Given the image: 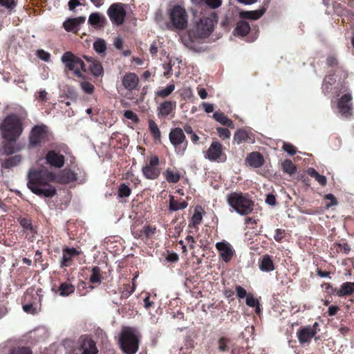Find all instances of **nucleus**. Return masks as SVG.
Here are the masks:
<instances>
[{
	"label": "nucleus",
	"instance_id": "f257e3e1",
	"mask_svg": "<svg viewBox=\"0 0 354 354\" xmlns=\"http://www.w3.org/2000/svg\"><path fill=\"white\" fill-rule=\"evenodd\" d=\"M53 174L50 172L40 169H30L28 175V187L37 196L51 198L57 193L55 187L48 184L53 180Z\"/></svg>",
	"mask_w": 354,
	"mask_h": 354
},
{
	"label": "nucleus",
	"instance_id": "f03ea898",
	"mask_svg": "<svg viewBox=\"0 0 354 354\" xmlns=\"http://www.w3.org/2000/svg\"><path fill=\"white\" fill-rule=\"evenodd\" d=\"M141 338L142 335L137 328L124 326L118 339L121 351L125 354H136L139 349Z\"/></svg>",
	"mask_w": 354,
	"mask_h": 354
},
{
	"label": "nucleus",
	"instance_id": "7ed1b4c3",
	"mask_svg": "<svg viewBox=\"0 0 354 354\" xmlns=\"http://www.w3.org/2000/svg\"><path fill=\"white\" fill-rule=\"evenodd\" d=\"M226 199L227 204L241 215H248L254 210V201L248 193L230 192Z\"/></svg>",
	"mask_w": 354,
	"mask_h": 354
},
{
	"label": "nucleus",
	"instance_id": "20e7f679",
	"mask_svg": "<svg viewBox=\"0 0 354 354\" xmlns=\"http://www.w3.org/2000/svg\"><path fill=\"white\" fill-rule=\"evenodd\" d=\"M61 61L64 65V73L68 74L71 72L77 78L83 80L86 78L84 73L87 71V68L81 57L71 51H66L62 55Z\"/></svg>",
	"mask_w": 354,
	"mask_h": 354
},
{
	"label": "nucleus",
	"instance_id": "39448f33",
	"mask_svg": "<svg viewBox=\"0 0 354 354\" xmlns=\"http://www.w3.org/2000/svg\"><path fill=\"white\" fill-rule=\"evenodd\" d=\"M1 130L4 139L15 142L23 132L22 122L17 115H9L3 120Z\"/></svg>",
	"mask_w": 354,
	"mask_h": 354
},
{
	"label": "nucleus",
	"instance_id": "423d86ee",
	"mask_svg": "<svg viewBox=\"0 0 354 354\" xmlns=\"http://www.w3.org/2000/svg\"><path fill=\"white\" fill-rule=\"evenodd\" d=\"M216 23L217 15L216 13L201 17L196 25V34L201 38L208 37L213 32Z\"/></svg>",
	"mask_w": 354,
	"mask_h": 354
},
{
	"label": "nucleus",
	"instance_id": "0eeeda50",
	"mask_svg": "<svg viewBox=\"0 0 354 354\" xmlns=\"http://www.w3.org/2000/svg\"><path fill=\"white\" fill-rule=\"evenodd\" d=\"M169 138L171 144L174 146L176 153L178 155H184L188 145L184 131L180 127L171 129Z\"/></svg>",
	"mask_w": 354,
	"mask_h": 354
},
{
	"label": "nucleus",
	"instance_id": "6e6552de",
	"mask_svg": "<svg viewBox=\"0 0 354 354\" xmlns=\"http://www.w3.org/2000/svg\"><path fill=\"white\" fill-rule=\"evenodd\" d=\"M169 19L173 26L178 30H184L187 26V14L185 8L174 6L169 11Z\"/></svg>",
	"mask_w": 354,
	"mask_h": 354
},
{
	"label": "nucleus",
	"instance_id": "1a4fd4ad",
	"mask_svg": "<svg viewBox=\"0 0 354 354\" xmlns=\"http://www.w3.org/2000/svg\"><path fill=\"white\" fill-rule=\"evenodd\" d=\"M48 128L44 124L35 125L29 135L28 141L30 147H40L41 145L48 140Z\"/></svg>",
	"mask_w": 354,
	"mask_h": 354
},
{
	"label": "nucleus",
	"instance_id": "9d476101",
	"mask_svg": "<svg viewBox=\"0 0 354 354\" xmlns=\"http://www.w3.org/2000/svg\"><path fill=\"white\" fill-rule=\"evenodd\" d=\"M63 151L67 154L70 153L68 147L66 145L60 146V150H49L46 154L45 159L46 162L51 167L55 168H62L65 163V157L63 154L60 153V151Z\"/></svg>",
	"mask_w": 354,
	"mask_h": 354
},
{
	"label": "nucleus",
	"instance_id": "9b49d317",
	"mask_svg": "<svg viewBox=\"0 0 354 354\" xmlns=\"http://www.w3.org/2000/svg\"><path fill=\"white\" fill-rule=\"evenodd\" d=\"M107 15L113 24L122 25L127 15L124 4L122 3L111 4L107 10Z\"/></svg>",
	"mask_w": 354,
	"mask_h": 354
},
{
	"label": "nucleus",
	"instance_id": "f8f14e48",
	"mask_svg": "<svg viewBox=\"0 0 354 354\" xmlns=\"http://www.w3.org/2000/svg\"><path fill=\"white\" fill-rule=\"evenodd\" d=\"M159 163V158L157 156H151L149 159V163L142 168L144 177L148 180L157 179L161 172V169L158 167Z\"/></svg>",
	"mask_w": 354,
	"mask_h": 354
},
{
	"label": "nucleus",
	"instance_id": "ddd939ff",
	"mask_svg": "<svg viewBox=\"0 0 354 354\" xmlns=\"http://www.w3.org/2000/svg\"><path fill=\"white\" fill-rule=\"evenodd\" d=\"M319 330L318 322H315L313 325L301 327L297 332V336L300 344L309 343L312 338Z\"/></svg>",
	"mask_w": 354,
	"mask_h": 354
},
{
	"label": "nucleus",
	"instance_id": "4468645a",
	"mask_svg": "<svg viewBox=\"0 0 354 354\" xmlns=\"http://www.w3.org/2000/svg\"><path fill=\"white\" fill-rule=\"evenodd\" d=\"M17 221L23 228V232L26 234V238L28 241H33L37 230V227L32 225V219L29 216H19L17 218Z\"/></svg>",
	"mask_w": 354,
	"mask_h": 354
},
{
	"label": "nucleus",
	"instance_id": "2eb2a0df",
	"mask_svg": "<svg viewBox=\"0 0 354 354\" xmlns=\"http://www.w3.org/2000/svg\"><path fill=\"white\" fill-rule=\"evenodd\" d=\"M205 158L211 161H225V156L223 153V146L218 142H213L205 155Z\"/></svg>",
	"mask_w": 354,
	"mask_h": 354
},
{
	"label": "nucleus",
	"instance_id": "dca6fc26",
	"mask_svg": "<svg viewBox=\"0 0 354 354\" xmlns=\"http://www.w3.org/2000/svg\"><path fill=\"white\" fill-rule=\"evenodd\" d=\"M81 251L75 248L65 246L62 249V257L60 260V268H64L72 266L73 259L78 257Z\"/></svg>",
	"mask_w": 354,
	"mask_h": 354
},
{
	"label": "nucleus",
	"instance_id": "f3484780",
	"mask_svg": "<svg viewBox=\"0 0 354 354\" xmlns=\"http://www.w3.org/2000/svg\"><path fill=\"white\" fill-rule=\"evenodd\" d=\"M216 248L219 252L221 259L226 263L230 262L235 254V251L232 245L225 241L216 243Z\"/></svg>",
	"mask_w": 354,
	"mask_h": 354
},
{
	"label": "nucleus",
	"instance_id": "a211bd4d",
	"mask_svg": "<svg viewBox=\"0 0 354 354\" xmlns=\"http://www.w3.org/2000/svg\"><path fill=\"white\" fill-rule=\"evenodd\" d=\"M83 58L89 64L87 71H90L94 77H97L104 75V68L100 61L87 55H84Z\"/></svg>",
	"mask_w": 354,
	"mask_h": 354
},
{
	"label": "nucleus",
	"instance_id": "6ab92c4d",
	"mask_svg": "<svg viewBox=\"0 0 354 354\" xmlns=\"http://www.w3.org/2000/svg\"><path fill=\"white\" fill-rule=\"evenodd\" d=\"M351 100L352 96L349 93L343 95L339 100L337 105L339 112L342 115L348 116L351 114Z\"/></svg>",
	"mask_w": 354,
	"mask_h": 354
},
{
	"label": "nucleus",
	"instance_id": "aec40b11",
	"mask_svg": "<svg viewBox=\"0 0 354 354\" xmlns=\"http://www.w3.org/2000/svg\"><path fill=\"white\" fill-rule=\"evenodd\" d=\"M176 107V102L171 100H166L160 103L158 106V116L160 118H167L169 116Z\"/></svg>",
	"mask_w": 354,
	"mask_h": 354
},
{
	"label": "nucleus",
	"instance_id": "412c9836",
	"mask_svg": "<svg viewBox=\"0 0 354 354\" xmlns=\"http://www.w3.org/2000/svg\"><path fill=\"white\" fill-rule=\"evenodd\" d=\"M80 349L82 351V354H97L98 349L96 346L95 342L88 337L82 339Z\"/></svg>",
	"mask_w": 354,
	"mask_h": 354
},
{
	"label": "nucleus",
	"instance_id": "4be33fe9",
	"mask_svg": "<svg viewBox=\"0 0 354 354\" xmlns=\"http://www.w3.org/2000/svg\"><path fill=\"white\" fill-rule=\"evenodd\" d=\"M258 264L262 272H270L275 269L273 258L268 254L259 258Z\"/></svg>",
	"mask_w": 354,
	"mask_h": 354
},
{
	"label": "nucleus",
	"instance_id": "5701e85b",
	"mask_svg": "<svg viewBox=\"0 0 354 354\" xmlns=\"http://www.w3.org/2000/svg\"><path fill=\"white\" fill-rule=\"evenodd\" d=\"M122 82V85L126 89L133 91L136 88L139 82V78L136 73H128L124 75Z\"/></svg>",
	"mask_w": 354,
	"mask_h": 354
},
{
	"label": "nucleus",
	"instance_id": "b1692460",
	"mask_svg": "<svg viewBox=\"0 0 354 354\" xmlns=\"http://www.w3.org/2000/svg\"><path fill=\"white\" fill-rule=\"evenodd\" d=\"M269 3L270 0H264L263 6L260 9L244 12L242 13V16L247 19L257 20L263 15L268 7Z\"/></svg>",
	"mask_w": 354,
	"mask_h": 354
},
{
	"label": "nucleus",
	"instance_id": "393cba45",
	"mask_svg": "<svg viewBox=\"0 0 354 354\" xmlns=\"http://www.w3.org/2000/svg\"><path fill=\"white\" fill-rule=\"evenodd\" d=\"M58 182L62 184H68L77 179V174L71 169H64L57 176Z\"/></svg>",
	"mask_w": 354,
	"mask_h": 354
},
{
	"label": "nucleus",
	"instance_id": "a878e982",
	"mask_svg": "<svg viewBox=\"0 0 354 354\" xmlns=\"http://www.w3.org/2000/svg\"><path fill=\"white\" fill-rule=\"evenodd\" d=\"M85 21V17H79L66 20L63 23V27L67 32H76L80 24Z\"/></svg>",
	"mask_w": 354,
	"mask_h": 354
},
{
	"label": "nucleus",
	"instance_id": "bb28decb",
	"mask_svg": "<svg viewBox=\"0 0 354 354\" xmlns=\"http://www.w3.org/2000/svg\"><path fill=\"white\" fill-rule=\"evenodd\" d=\"M246 162L250 166L259 168L264 163V158L259 152H252L246 158Z\"/></svg>",
	"mask_w": 354,
	"mask_h": 354
},
{
	"label": "nucleus",
	"instance_id": "cd10ccee",
	"mask_svg": "<svg viewBox=\"0 0 354 354\" xmlns=\"http://www.w3.org/2000/svg\"><path fill=\"white\" fill-rule=\"evenodd\" d=\"M88 21L91 26L97 28H103L107 23L106 17L98 12L91 13Z\"/></svg>",
	"mask_w": 354,
	"mask_h": 354
},
{
	"label": "nucleus",
	"instance_id": "c85d7f7f",
	"mask_svg": "<svg viewBox=\"0 0 354 354\" xmlns=\"http://www.w3.org/2000/svg\"><path fill=\"white\" fill-rule=\"evenodd\" d=\"M354 294V282H344L337 290L336 295L339 297H346Z\"/></svg>",
	"mask_w": 354,
	"mask_h": 354
},
{
	"label": "nucleus",
	"instance_id": "c756f323",
	"mask_svg": "<svg viewBox=\"0 0 354 354\" xmlns=\"http://www.w3.org/2000/svg\"><path fill=\"white\" fill-rule=\"evenodd\" d=\"M163 176L165 180L169 183H177L181 177V174L176 168H167L163 172Z\"/></svg>",
	"mask_w": 354,
	"mask_h": 354
},
{
	"label": "nucleus",
	"instance_id": "7c9ffc66",
	"mask_svg": "<svg viewBox=\"0 0 354 354\" xmlns=\"http://www.w3.org/2000/svg\"><path fill=\"white\" fill-rule=\"evenodd\" d=\"M213 118L215 120L218 122L222 125L226 126L230 129L234 128V124L233 122L230 119H229L223 112H214L213 114Z\"/></svg>",
	"mask_w": 354,
	"mask_h": 354
},
{
	"label": "nucleus",
	"instance_id": "2f4dec72",
	"mask_svg": "<svg viewBox=\"0 0 354 354\" xmlns=\"http://www.w3.org/2000/svg\"><path fill=\"white\" fill-rule=\"evenodd\" d=\"M250 30V24L243 20L239 21L236 24V26L234 29V34L237 36H245Z\"/></svg>",
	"mask_w": 354,
	"mask_h": 354
},
{
	"label": "nucleus",
	"instance_id": "473e14b6",
	"mask_svg": "<svg viewBox=\"0 0 354 354\" xmlns=\"http://www.w3.org/2000/svg\"><path fill=\"white\" fill-rule=\"evenodd\" d=\"M188 205V203L185 201H178L175 200L174 196H169V209L176 212L179 209H184Z\"/></svg>",
	"mask_w": 354,
	"mask_h": 354
},
{
	"label": "nucleus",
	"instance_id": "72a5a7b5",
	"mask_svg": "<svg viewBox=\"0 0 354 354\" xmlns=\"http://www.w3.org/2000/svg\"><path fill=\"white\" fill-rule=\"evenodd\" d=\"M331 251H333L335 256L336 254L342 252L345 254H348L351 251V247L346 242L341 243H334L330 247Z\"/></svg>",
	"mask_w": 354,
	"mask_h": 354
},
{
	"label": "nucleus",
	"instance_id": "f704fd0d",
	"mask_svg": "<svg viewBox=\"0 0 354 354\" xmlns=\"http://www.w3.org/2000/svg\"><path fill=\"white\" fill-rule=\"evenodd\" d=\"M149 130L157 143H161V132L157 124L153 120H149Z\"/></svg>",
	"mask_w": 354,
	"mask_h": 354
},
{
	"label": "nucleus",
	"instance_id": "c9c22d12",
	"mask_svg": "<svg viewBox=\"0 0 354 354\" xmlns=\"http://www.w3.org/2000/svg\"><path fill=\"white\" fill-rule=\"evenodd\" d=\"M251 138L248 132L244 129H238L234 135V141L237 144L242 142H250Z\"/></svg>",
	"mask_w": 354,
	"mask_h": 354
},
{
	"label": "nucleus",
	"instance_id": "e433bc0d",
	"mask_svg": "<svg viewBox=\"0 0 354 354\" xmlns=\"http://www.w3.org/2000/svg\"><path fill=\"white\" fill-rule=\"evenodd\" d=\"M75 287L68 282H63L60 284L58 292L60 296L67 297L75 292Z\"/></svg>",
	"mask_w": 354,
	"mask_h": 354
},
{
	"label": "nucleus",
	"instance_id": "4c0bfd02",
	"mask_svg": "<svg viewBox=\"0 0 354 354\" xmlns=\"http://www.w3.org/2000/svg\"><path fill=\"white\" fill-rule=\"evenodd\" d=\"M102 272L100 267L93 266L91 268V274L89 277V281L93 284H99L102 282Z\"/></svg>",
	"mask_w": 354,
	"mask_h": 354
},
{
	"label": "nucleus",
	"instance_id": "58836bf2",
	"mask_svg": "<svg viewBox=\"0 0 354 354\" xmlns=\"http://www.w3.org/2000/svg\"><path fill=\"white\" fill-rule=\"evenodd\" d=\"M22 160L21 155H15L6 159L2 162V167L5 169H10L18 165Z\"/></svg>",
	"mask_w": 354,
	"mask_h": 354
},
{
	"label": "nucleus",
	"instance_id": "ea45409f",
	"mask_svg": "<svg viewBox=\"0 0 354 354\" xmlns=\"http://www.w3.org/2000/svg\"><path fill=\"white\" fill-rule=\"evenodd\" d=\"M23 302L25 303H32L37 300H40V295L37 292H35L34 289H28L24 295Z\"/></svg>",
	"mask_w": 354,
	"mask_h": 354
},
{
	"label": "nucleus",
	"instance_id": "a19ab883",
	"mask_svg": "<svg viewBox=\"0 0 354 354\" xmlns=\"http://www.w3.org/2000/svg\"><path fill=\"white\" fill-rule=\"evenodd\" d=\"M281 168L284 173L292 175L296 173L297 167L290 159H286L281 163Z\"/></svg>",
	"mask_w": 354,
	"mask_h": 354
},
{
	"label": "nucleus",
	"instance_id": "79ce46f5",
	"mask_svg": "<svg viewBox=\"0 0 354 354\" xmlns=\"http://www.w3.org/2000/svg\"><path fill=\"white\" fill-rule=\"evenodd\" d=\"M203 209L201 206H197L194 209V213L192 217V224L196 227L201 224L203 218Z\"/></svg>",
	"mask_w": 354,
	"mask_h": 354
},
{
	"label": "nucleus",
	"instance_id": "37998d69",
	"mask_svg": "<svg viewBox=\"0 0 354 354\" xmlns=\"http://www.w3.org/2000/svg\"><path fill=\"white\" fill-rule=\"evenodd\" d=\"M175 89L174 84H169L165 88H162L156 92L158 97L165 98L168 97Z\"/></svg>",
	"mask_w": 354,
	"mask_h": 354
},
{
	"label": "nucleus",
	"instance_id": "c03bdc74",
	"mask_svg": "<svg viewBox=\"0 0 354 354\" xmlns=\"http://www.w3.org/2000/svg\"><path fill=\"white\" fill-rule=\"evenodd\" d=\"M93 49L99 54H103V56L105 55V52L106 50V43L103 39H97L93 43Z\"/></svg>",
	"mask_w": 354,
	"mask_h": 354
},
{
	"label": "nucleus",
	"instance_id": "a18cd8bd",
	"mask_svg": "<svg viewBox=\"0 0 354 354\" xmlns=\"http://www.w3.org/2000/svg\"><path fill=\"white\" fill-rule=\"evenodd\" d=\"M131 194V189L125 183L120 185L118 190V195L119 198L129 197Z\"/></svg>",
	"mask_w": 354,
	"mask_h": 354
},
{
	"label": "nucleus",
	"instance_id": "49530a36",
	"mask_svg": "<svg viewBox=\"0 0 354 354\" xmlns=\"http://www.w3.org/2000/svg\"><path fill=\"white\" fill-rule=\"evenodd\" d=\"M230 339L226 337H221L218 340V349L221 352H226L229 350L228 344Z\"/></svg>",
	"mask_w": 354,
	"mask_h": 354
},
{
	"label": "nucleus",
	"instance_id": "de8ad7c7",
	"mask_svg": "<svg viewBox=\"0 0 354 354\" xmlns=\"http://www.w3.org/2000/svg\"><path fill=\"white\" fill-rule=\"evenodd\" d=\"M135 291V287L133 284H127L124 286V290L121 292L120 299L121 301L123 299H127Z\"/></svg>",
	"mask_w": 354,
	"mask_h": 354
},
{
	"label": "nucleus",
	"instance_id": "09e8293b",
	"mask_svg": "<svg viewBox=\"0 0 354 354\" xmlns=\"http://www.w3.org/2000/svg\"><path fill=\"white\" fill-rule=\"evenodd\" d=\"M23 310L27 313H35L36 312V302L32 303H25L23 302Z\"/></svg>",
	"mask_w": 354,
	"mask_h": 354
},
{
	"label": "nucleus",
	"instance_id": "8fccbe9b",
	"mask_svg": "<svg viewBox=\"0 0 354 354\" xmlns=\"http://www.w3.org/2000/svg\"><path fill=\"white\" fill-rule=\"evenodd\" d=\"M10 354H32V351L28 347L25 346H19L17 348H14Z\"/></svg>",
	"mask_w": 354,
	"mask_h": 354
},
{
	"label": "nucleus",
	"instance_id": "3c124183",
	"mask_svg": "<svg viewBox=\"0 0 354 354\" xmlns=\"http://www.w3.org/2000/svg\"><path fill=\"white\" fill-rule=\"evenodd\" d=\"M216 131L220 138L223 140L229 138L231 136L230 130L227 128L217 127Z\"/></svg>",
	"mask_w": 354,
	"mask_h": 354
},
{
	"label": "nucleus",
	"instance_id": "603ef678",
	"mask_svg": "<svg viewBox=\"0 0 354 354\" xmlns=\"http://www.w3.org/2000/svg\"><path fill=\"white\" fill-rule=\"evenodd\" d=\"M3 151L7 156L11 155L16 151L15 147L12 143V141H9L3 145Z\"/></svg>",
	"mask_w": 354,
	"mask_h": 354
},
{
	"label": "nucleus",
	"instance_id": "864d4df0",
	"mask_svg": "<svg viewBox=\"0 0 354 354\" xmlns=\"http://www.w3.org/2000/svg\"><path fill=\"white\" fill-rule=\"evenodd\" d=\"M156 232V228L150 225L145 226L142 232L147 239L151 238Z\"/></svg>",
	"mask_w": 354,
	"mask_h": 354
},
{
	"label": "nucleus",
	"instance_id": "5fc2aeb1",
	"mask_svg": "<svg viewBox=\"0 0 354 354\" xmlns=\"http://www.w3.org/2000/svg\"><path fill=\"white\" fill-rule=\"evenodd\" d=\"M81 87L85 93L88 94L93 93L95 89L94 86L91 82L86 81L81 83Z\"/></svg>",
	"mask_w": 354,
	"mask_h": 354
},
{
	"label": "nucleus",
	"instance_id": "6e6d98bb",
	"mask_svg": "<svg viewBox=\"0 0 354 354\" xmlns=\"http://www.w3.org/2000/svg\"><path fill=\"white\" fill-rule=\"evenodd\" d=\"M326 62L328 67L337 68L338 66V60L333 55L328 56Z\"/></svg>",
	"mask_w": 354,
	"mask_h": 354
},
{
	"label": "nucleus",
	"instance_id": "4d7b16f0",
	"mask_svg": "<svg viewBox=\"0 0 354 354\" xmlns=\"http://www.w3.org/2000/svg\"><path fill=\"white\" fill-rule=\"evenodd\" d=\"M283 149L291 156H293L297 153L296 147L290 143L285 142L283 145Z\"/></svg>",
	"mask_w": 354,
	"mask_h": 354
},
{
	"label": "nucleus",
	"instance_id": "13d9d810",
	"mask_svg": "<svg viewBox=\"0 0 354 354\" xmlns=\"http://www.w3.org/2000/svg\"><path fill=\"white\" fill-rule=\"evenodd\" d=\"M286 230L283 229H277L275 230V234L274 236V239L276 241L280 243L282 241L283 238L286 236Z\"/></svg>",
	"mask_w": 354,
	"mask_h": 354
},
{
	"label": "nucleus",
	"instance_id": "bf43d9fd",
	"mask_svg": "<svg viewBox=\"0 0 354 354\" xmlns=\"http://www.w3.org/2000/svg\"><path fill=\"white\" fill-rule=\"evenodd\" d=\"M204 3L208 7L215 9L221 6L222 0H205Z\"/></svg>",
	"mask_w": 354,
	"mask_h": 354
},
{
	"label": "nucleus",
	"instance_id": "052dcab7",
	"mask_svg": "<svg viewBox=\"0 0 354 354\" xmlns=\"http://www.w3.org/2000/svg\"><path fill=\"white\" fill-rule=\"evenodd\" d=\"M124 116L129 120H131L133 122H138V118L137 115L131 110H127L124 113Z\"/></svg>",
	"mask_w": 354,
	"mask_h": 354
},
{
	"label": "nucleus",
	"instance_id": "680f3d73",
	"mask_svg": "<svg viewBox=\"0 0 354 354\" xmlns=\"http://www.w3.org/2000/svg\"><path fill=\"white\" fill-rule=\"evenodd\" d=\"M246 305H248L250 307H255L259 304V301L257 299H256L252 295L250 294L246 297L245 301Z\"/></svg>",
	"mask_w": 354,
	"mask_h": 354
},
{
	"label": "nucleus",
	"instance_id": "e2e57ef3",
	"mask_svg": "<svg viewBox=\"0 0 354 354\" xmlns=\"http://www.w3.org/2000/svg\"><path fill=\"white\" fill-rule=\"evenodd\" d=\"M235 290L236 295L239 299H243L248 295L246 290L241 286H236Z\"/></svg>",
	"mask_w": 354,
	"mask_h": 354
},
{
	"label": "nucleus",
	"instance_id": "0e129e2a",
	"mask_svg": "<svg viewBox=\"0 0 354 354\" xmlns=\"http://www.w3.org/2000/svg\"><path fill=\"white\" fill-rule=\"evenodd\" d=\"M144 306L145 309L150 310L151 308H154L155 303L151 300V296L148 295L143 300Z\"/></svg>",
	"mask_w": 354,
	"mask_h": 354
},
{
	"label": "nucleus",
	"instance_id": "69168bd1",
	"mask_svg": "<svg viewBox=\"0 0 354 354\" xmlns=\"http://www.w3.org/2000/svg\"><path fill=\"white\" fill-rule=\"evenodd\" d=\"M0 5L8 9H12L16 3L14 0H0Z\"/></svg>",
	"mask_w": 354,
	"mask_h": 354
},
{
	"label": "nucleus",
	"instance_id": "338daca9",
	"mask_svg": "<svg viewBox=\"0 0 354 354\" xmlns=\"http://www.w3.org/2000/svg\"><path fill=\"white\" fill-rule=\"evenodd\" d=\"M325 199L330 201V203L326 205L327 208H329V207L336 205L337 204V201L335 196L332 194H326L325 196Z\"/></svg>",
	"mask_w": 354,
	"mask_h": 354
},
{
	"label": "nucleus",
	"instance_id": "774afa93",
	"mask_svg": "<svg viewBox=\"0 0 354 354\" xmlns=\"http://www.w3.org/2000/svg\"><path fill=\"white\" fill-rule=\"evenodd\" d=\"M37 56L41 60L48 62L50 58V54L44 50H39L37 52Z\"/></svg>",
	"mask_w": 354,
	"mask_h": 354
}]
</instances>
